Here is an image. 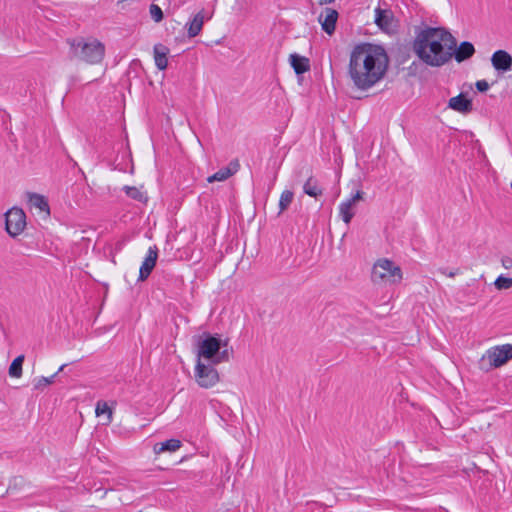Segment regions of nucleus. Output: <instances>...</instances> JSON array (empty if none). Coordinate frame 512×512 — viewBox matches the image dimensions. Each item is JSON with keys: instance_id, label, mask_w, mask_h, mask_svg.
Masks as SVG:
<instances>
[{"instance_id": "nucleus-34", "label": "nucleus", "mask_w": 512, "mask_h": 512, "mask_svg": "<svg viewBox=\"0 0 512 512\" xmlns=\"http://www.w3.org/2000/svg\"><path fill=\"white\" fill-rule=\"evenodd\" d=\"M66 366H67V364L61 365L56 373L58 374L59 372L63 371Z\"/></svg>"}, {"instance_id": "nucleus-13", "label": "nucleus", "mask_w": 512, "mask_h": 512, "mask_svg": "<svg viewBox=\"0 0 512 512\" xmlns=\"http://www.w3.org/2000/svg\"><path fill=\"white\" fill-rule=\"evenodd\" d=\"M447 107L464 115L470 113L473 110L471 99L467 98L464 93H460L459 95L450 98L448 100Z\"/></svg>"}, {"instance_id": "nucleus-3", "label": "nucleus", "mask_w": 512, "mask_h": 512, "mask_svg": "<svg viewBox=\"0 0 512 512\" xmlns=\"http://www.w3.org/2000/svg\"><path fill=\"white\" fill-rule=\"evenodd\" d=\"M71 51L78 60L88 64L101 63L105 56V45L94 37H78L69 41Z\"/></svg>"}, {"instance_id": "nucleus-21", "label": "nucleus", "mask_w": 512, "mask_h": 512, "mask_svg": "<svg viewBox=\"0 0 512 512\" xmlns=\"http://www.w3.org/2000/svg\"><path fill=\"white\" fill-rule=\"evenodd\" d=\"M180 447H181V441L173 438V439L166 440L165 442L156 443L154 445L153 449L156 454H160L165 451L175 452Z\"/></svg>"}, {"instance_id": "nucleus-25", "label": "nucleus", "mask_w": 512, "mask_h": 512, "mask_svg": "<svg viewBox=\"0 0 512 512\" xmlns=\"http://www.w3.org/2000/svg\"><path fill=\"white\" fill-rule=\"evenodd\" d=\"M124 191L126 192V194L130 198H132L134 200H137V201H140V202H145L147 200V196L145 195V193H143L137 187L125 186L124 187Z\"/></svg>"}, {"instance_id": "nucleus-27", "label": "nucleus", "mask_w": 512, "mask_h": 512, "mask_svg": "<svg viewBox=\"0 0 512 512\" xmlns=\"http://www.w3.org/2000/svg\"><path fill=\"white\" fill-rule=\"evenodd\" d=\"M494 284L496 288H509L512 286V277L499 276Z\"/></svg>"}, {"instance_id": "nucleus-28", "label": "nucleus", "mask_w": 512, "mask_h": 512, "mask_svg": "<svg viewBox=\"0 0 512 512\" xmlns=\"http://www.w3.org/2000/svg\"><path fill=\"white\" fill-rule=\"evenodd\" d=\"M150 15L155 22H160L163 19V12L161 8L155 4L150 6Z\"/></svg>"}, {"instance_id": "nucleus-16", "label": "nucleus", "mask_w": 512, "mask_h": 512, "mask_svg": "<svg viewBox=\"0 0 512 512\" xmlns=\"http://www.w3.org/2000/svg\"><path fill=\"white\" fill-rule=\"evenodd\" d=\"M205 20L204 10L194 15L193 19L186 24L187 33L190 38L196 37L202 30Z\"/></svg>"}, {"instance_id": "nucleus-26", "label": "nucleus", "mask_w": 512, "mask_h": 512, "mask_svg": "<svg viewBox=\"0 0 512 512\" xmlns=\"http://www.w3.org/2000/svg\"><path fill=\"white\" fill-rule=\"evenodd\" d=\"M95 412H96L97 416H100L102 414L107 413L108 414V419L111 420L112 411H111L110 407L107 405V403H105V402H98L97 405H96Z\"/></svg>"}, {"instance_id": "nucleus-19", "label": "nucleus", "mask_w": 512, "mask_h": 512, "mask_svg": "<svg viewBox=\"0 0 512 512\" xmlns=\"http://www.w3.org/2000/svg\"><path fill=\"white\" fill-rule=\"evenodd\" d=\"M376 24L383 30L390 31L393 28V15L387 10H376Z\"/></svg>"}, {"instance_id": "nucleus-11", "label": "nucleus", "mask_w": 512, "mask_h": 512, "mask_svg": "<svg viewBox=\"0 0 512 512\" xmlns=\"http://www.w3.org/2000/svg\"><path fill=\"white\" fill-rule=\"evenodd\" d=\"M337 19L338 12L332 8H325L318 16V22L320 23L323 31L328 35H332L334 33Z\"/></svg>"}, {"instance_id": "nucleus-17", "label": "nucleus", "mask_w": 512, "mask_h": 512, "mask_svg": "<svg viewBox=\"0 0 512 512\" xmlns=\"http://www.w3.org/2000/svg\"><path fill=\"white\" fill-rule=\"evenodd\" d=\"M153 52L155 65L159 70H165L168 66L167 55L169 53V49L162 44H156L154 46Z\"/></svg>"}, {"instance_id": "nucleus-10", "label": "nucleus", "mask_w": 512, "mask_h": 512, "mask_svg": "<svg viewBox=\"0 0 512 512\" xmlns=\"http://www.w3.org/2000/svg\"><path fill=\"white\" fill-rule=\"evenodd\" d=\"M364 193L358 190L351 198L339 205V214L345 224H349L355 215L354 208L363 199Z\"/></svg>"}, {"instance_id": "nucleus-6", "label": "nucleus", "mask_w": 512, "mask_h": 512, "mask_svg": "<svg viewBox=\"0 0 512 512\" xmlns=\"http://www.w3.org/2000/svg\"><path fill=\"white\" fill-rule=\"evenodd\" d=\"M512 359V344H504L492 347L486 351L479 361L482 370L489 371L498 368Z\"/></svg>"}, {"instance_id": "nucleus-24", "label": "nucleus", "mask_w": 512, "mask_h": 512, "mask_svg": "<svg viewBox=\"0 0 512 512\" xmlns=\"http://www.w3.org/2000/svg\"><path fill=\"white\" fill-rule=\"evenodd\" d=\"M293 197H294V194L290 190H284L281 193L280 199H279V209H280L279 214H281L288 208V206L291 204V202L293 200Z\"/></svg>"}, {"instance_id": "nucleus-20", "label": "nucleus", "mask_w": 512, "mask_h": 512, "mask_svg": "<svg viewBox=\"0 0 512 512\" xmlns=\"http://www.w3.org/2000/svg\"><path fill=\"white\" fill-rule=\"evenodd\" d=\"M289 60L296 74H303L310 68L309 60L304 56L291 54Z\"/></svg>"}, {"instance_id": "nucleus-8", "label": "nucleus", "mask_w": 512, "mask_h": 512, "mask_svg": "<svg viewBox=\"0 0 512 512\" xmlns=\"http://www.w3.org/2000/svg\"><path fill=\"white\" fill-rule=\"evenodd\" d=\"M195 378L199 386L210 388L219 381V374L212 365H205L201 360L197 361Z\"/></svg>"}, {"instance_id": "nucleus-31", "label": "nucleus", "mask_w": 512, "mask_h": 512, "mask_svg": "<svg viewBox=\"0 0 512 512\" xmlns=\"http://www.w3.org/2000/svg\"><path fill=\"white\" fill-rule=\"evenodd\" d=\"M501 262H502L503 267L506 269H509L512 267V259L509 257H504Z\"/></svg>"}, {"instance_id": "nucleus-22", "label": "nucleus", "mask_w": 512, "mask_h": 512, "mask_svg": "<svg viewBox=\"0 0 512 512\" xmlns=\"http://www.w3.org/2000/svg\"><path fill=\"white\" fill-rule=\"evenodd\" d=\"M303 191L308 196L314 198H317L323 193V190L318 185V181L313 176H310L306 180V182L303 185Z\"/></svg>"}, {"instance_id": "nucleus-9", "label": "nucleus", "mask_w": 512, "mask_h": 512, "mask_svg": "<svg viewBox=\"0 0 512 512\" xmlns=\"http://www.w3.org/2000/svg\"><path fill=\"white\" fill-rule=\"evenodd\" d=\"M26 198L30 210H34L43 219H47L50 216L49 203L44 195L27 192Z\"/></svg>"}, {"instance_id": "nucleus-1", "label": "nucleus", "mask_w": 512, "mask_h": 512, "mask_svg": "<svg viewBox=\"0 0 512 512\" xmlns=\"http://www.w3.org/2000/svg\"><path fill=\"white\" fill-rule=\"evenodd\" d=\"M388 63V56L381 46L360 44L350 54L348 74L356 88L367 90L384 77Z\"/></svg>"}, {"instance_id": "nucleus-32", "label": "nucleus", "mask_w": 512, "mask_h": 512, "mask_svg": "<svg viewBox=\"0 0 512 512\" xmlns=\"http://www.w3.org/2000/svg\"><path fill=\"white\" fill-rule=\"evenodd\" d=\"M467 291L468 290H464V289L458 290L457 295H456V299L458 301H460V302H465L464 296L466 295Z\"/></svg>"}, {"instance_id": "nucleus-12", "label": "nucleus", "mask_w": 512, "mask_h": 512, "mask_svg": "<svg viewBox=\"0 0 512 512\" xmlns=\"http://www.w3.org/2000/svg\"><path fill=\"white\" fill-rule=\"evenodd\" d=\"M491 64L498 72H508L512 68V56L505 50H497L492 54Z\"/></svg>"}, {"instance_id": "nucleus-23", "label": "nucleus", "mask_w": 512, "mask_h": 512, "mask_svg": "<svg viewBox=\"0 0 512 512\" xmlns=\"http://www.w3.org/2000/svg\"><path fill=\"white\" fill-rule=\"evenodd\" d=\"M24 355L17 356L9 367V375L14 378H19L22 375V365L24 362Z\"/></svg>"}, {"instance_id": "nucleus-30", "label": "nucleus", "mask_w": 512, "mask_h": 512, "mask_svg": "<svg viewBox=\"0 0 512 512\" xmlns=\"http://www.w3.org/2000/svg\"><path fill=\"white\" fill-rule=\"evenodd\" d=\"M475 86L479 92H485L489 89V83L486 80L477 81Z\"/></svg>"}, {"instance_id": "nucleus-5", "label": "nucleus", "mask_w": 512, "mask_h": 512, "mask_svg": "<svg viewBox=\"0 0 512 512\" xmlns=\"http://www.w3.org/2000/svg\"><path fill=\"white\" fill-rule=\"evenodd\" d=\"M371 277L376 284L397 286L401 284L403 273L400 266L393 261L381 258L374 263Z\"/></svg>"}, {"instance_id": "nucleus-18", "label": "nucleus", "mask_w": 512, "mask_h": 512, "mask_svg": "<svg viewBox=\"0 0 512 512\" xmlns=\"http://www.w3.org/2000/svg\"><path fill=\"white\" fill-rule=\"evenodd\" d=\"M475 53V48L472 43L464 41L460 43L458 48H454L453 55L457 62H462L469 59Z\"/></svg>"}, {"instance_id": "nucleus-7", "label": "nucleus", "mask_w": 512, "mask_h": 512, "mask_svg": "<svg viewBox=\"0 0 512 512\" xmlns=\"http://www.w3.org/2000/svg\"><path fill=\"white\" fill-rule=\"evenodd\" d=\"M5 226L7 233L16 237L20 235L26 226V215L21 208L13 207L5 214Z\"/></svg>"}, {"instance_id": "nucleus-33", "label": "nucleus", "mask_w": 512, "mask_h": 512, "mask_svg": "<svg viewBox=\"0 0 512 512\" xmlns=\"http://www.w3.org/2000/svg\"><path fill=\"white\" fill-rule=\"evenodd\" d=\"M335 0H316L317 4L323 6L333 3Z\"/></svg>"}, {"instance_id": "nucleus-14", "label": "nucleus", "mask_w": 512, "mask_h": 512, "mask_svg": "<svg viewBox=\"0 0 512 512\" xmlns=\"http://www.w3.org/2000/svg\"><path fill=\"white\" fill-rule=\"evenodd\" d=\"M157 257H158L157 248L155 246L150 247L148 250L147 256L145 257V259L140 267L139 278L141 280H144L149 276V274L151 273V271L153 270V268L156 265Z\"/></svg>"}, {"instance_id": "nucleus-2", "label": "nucleus", "mask_w": 512, "mask_h": 512, "mask_svg": "<svg viewBox=\"0 0 512 512\" xmlns=\"http://www.w3.org/2000/svg\"><path fill=\"white\" fill-rule=\"evenodd\" d=\"M456 46L455 38L441 28H427L414 41V51L427 65L439 67L450 60Z\"/></svg>"}, {"instance_id": "nucleus-4", "label": "nucleus", "mask_w": 512, "mask_h": 512, "mask_svg": "<svg viewBox=\"0 0 512 512\" xmlns=\"http://www.w3.org/2000/svg\"><path fill=\"white\" fill-rule=\"evenodd\" d=\"M228 341L224 342L217 336L205 335L198 341L197 356L198 360L204 358L213 365L229 361L230 352L227 349Z\"/></svg>"}, {"instance_id": "nucleus-15", "label": "nucleus", "mask_w": 512, "mask_h": 512, "mask_svg": "<svg viewBox=\"0 0 512 512\" xmlns=\"http://www.w3.org/2000/svg\"><path fill=\"white\" fill-rule=\"evenodd\" d=\"M239 167H240V165H239L238 160H234V161L230 162V164L227 167H223L219 171L214 173L213 175L209 176L207 178V181L209 183H212L215 181H225L230 176L234 175L238 171Z\"/></svg>"}, {"instance_id": "nucleus-29", "label": "nucleus", "mask_w": 512, "mask_h": 512, "mask_svg": "<svg viewBox=\"0 0 512 512\" xmlns=\"http://www.w3.org/2000/svg\"><path fill=\"white\" fill-rule=\"evenodd\" d=\"M56 375H57V373L53 374L50 377H40V378H38L37 382L35 384V388L39 389V388H41L43 386H46V385H49V384L53 383L54 378H55Z\"/></svg>"}]
</instances>
